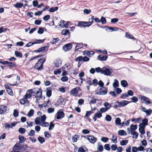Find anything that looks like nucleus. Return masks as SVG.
Returning <instances> with one entry per match:
<instances>
[{
    "label": "nucleus",
    "instance_id": "20e7f679",
    "mask_svg": "<svg viewBox=\"0 0 152 152\" xmlns=\"http://www.w3.org/2000/svg\"><path fill=\"white\" fill-rule=\"evenodd\" d=\"M107 90L106 88L102 87L95 91V94H96L104 95L107 93Z\"/></svg>",
    "mask_w": 152,
    "mask_h": 152
},
{
    "label": "nucleus",
    "instance_id": "9b49d317",
    "mask_svg": "<svg viewBox=\"0 0 152 152\" xmlns=\"http://www.w3.org/2000/svg\"><path fill=\"white\" fill-rule=\"evenodd\" d=\"M72 47V44L70 43L65 45L63 47V49L65 51H67L71 49Z\"/></svg>",
    "mask_w": 152,
    "mask_h": 152
},
{
    "label": "nucleus",
    "instance_id": "58836bf2",
    "mask_svg": "<svg viewBox=\"0 0 152 152\" xmlns=\"http://www.w3.org/2000/svg\"><path fill=\"white\" fill-rule=\"evenodd\" d=\"M97 100V99H95L94 98H92L91 100L89 102V103L90 104H94L96 103Z\"/></svg>",
    "mask_w": 152,
    "mask_h": 152
},
{
    "label": "nucleus",
    "instance_id": "6ab92c4d",
    "mask_svg": "<svg viewBox=\"0 0 152 152\" xmlns=\"http://www.w3.org/2000/svg\"><path fill=\"white\" fill-rule=\"evenodd\" d=\"M97 58L99 60L101 61H105L107 58V56H102L99 55L98 56Z\"/></svg>",
    "mask_w": 152,
    "mask_h": 152
},
{
    "label": "nucleus",
    "instance_id": "c03bdc74",
    "mask_svg": "<svg viewBox=\"0 0 152 152\" xmlns=\"http://www.w3.org/2000/svg\"><path fill=\"white\" fill-rule=\"evenodd\" d=\"M14 6L16 8H21L23 6V4L17 2L14 4Z\"/></svg>",
    "mask_w": 152,
    "mask_h": 152
},
{
    "label": "nucleus",
    "instance_id": "a19ab883",
    "mask_svg": "<svg viewBox=\"0 0 152 152\" xmlns=\"http://www.w3.org/2000/svg\"><path fill=\"white\" fill-rule=\"evenodd\" d=\"M15 54L16 56L17 57L21 58L22 56V55L21 53L18 51H15Z\"/></svg>",
    "mask_w": 152,
    "mask_h": 152
},
{
    "label": "nucleus",
    "instance_id": "5701e85b",
    "mask_svg": "<svg viewBox=\"0 0 152 152\" xmlns=\"http://www.w3.org/2000/svg\"><path fill=\"white\" fill-rule=\"evenodd\" d=\"M97 149L98 151L100 152H102L103 150V146L101 144V142H98L97 146Z\"/></svg>",
    "mask_w": 152,
    "mask_h": 152
},
{
    "label": "nucleus",
    "instance_id": "cd10ccee",
    "mask_svg": "<svg viewBox=\"0 0 152 152\" xmlns=\"http://www.w3.org/2000/svg\"><path fill=\"white\" fill-rule=\"evenodd\" d=\"M79 137V135L77 134L75 135L72 136V142H76L77 141Z\"/></svg>",
    "mask_w": 152,
    "mask_h": 152
},
{
    "label": "nucleus",
    "instance_id": "bf43d9fd",
    "mask_svg": "<svg viewBox=\"0 0 152 152\" xmlns=\"http://www.w3.org/2000/svg\"><path fill=\"white\" fill-rule=\"evenodd\" d=\"M13 115L15 117H17L18 116V112L17 110H14L13 112Z\"/></svg>",
    "mask_w": 152,
    "mask_h": 152
},
{
    "label": "nucleus",
    "instance_id": "3c124183",
    "mask_svg": "<svg viewBox=\"0 0 152 152\" xmlns=\"http://www.w3.org/2000/svg\"><path fill=\"white\" fill-rule=\"evenodd\" d=\"M105 119L107 121L110 122L112 118L110 115H106Z\"/></svg>",
    "mask_w": 152,
    "mask_h": 152
},
{
    "label": "nucleus",
    "instance_id": "680f3d73",
    "mask_svg": "<svg viewBox=\"0 0 152 152\" xmlns=\"http://www.w3.org/2000/svg\"><path fill=\"white\" fill-rule=\"evenodd\" d=\"M117 145L116 144H113L111 146V148L113 151H115L117 148Z\"/></svg>",
    "mask_w": 152,
    "mask_h": 152
},
{
    "label": "nucleus",
    "instance_id": "473e14b6",
    "mask_svg": "<svg viewBox=\"0 0 152 152\" xmlns=\"http://www.w3.org/2000/svg\"><path fill=\"white\" fill-rule=\"evenodd\" d=\"M59 40V39L58 38H53L50 41V42L52 45L54 44L57 42Z\"/></svg>",
    "mask_w": 152,
    "mask_h": 152
},
{
    "label": "nucleus",
    "instance_id": "338daca9",
    "mask_svg": "<svg viewBox=\"0 0 152 152\" xmlns=\"http://www.w3.org/2000/svg\"><path fill=\"white\" fill-rule=\"evenodd\" d=\"M49 126V130H51L53 129V128L54 126V124L53 123V122H50V125Z\"/></svg>",
    "mask_w": 152,
    "mask_h": 152
},
{
    "label": "nucleus",
    "instance_id": "c9c22d12",
    "mask_svg": "<svg viewBox=\"0 0 152 152\" xmlns=\"http://www.w3.org/2000/svg\"><path fill=\"white\" fill-rule=\"evenodd\" d=\"M118 135L121 136L126 135V132L123 130H119L118 132Z\"/></svg>",
    "mask_w": 152,
    "mask_h": 152
},
{
    "label": "nucleus",
    "instance_id": "0eeeda50",
    "mask_svg": "<svg viewBox=\"0 0 152 152\" xmlns=\"http://www.w3.org/2000/svg\"><path fill=\"white\" fill-rule=\"evenodd\" d=\"M129 103V102L126 100H124L121 102H116V104H115V106L117 107H123Z\"/></svg>",
    "mask_w": 152,
    "mask_h": 152
},
{
    "label": "nucleus",
    "instance_id": "4c0bfd02",
    "mask_svg": "<svg viewBox=\"0 0 152 152\" xmlns=\"http://www.w3.org/2000/svg\"><path fill=\"white\" fill-rule=\"evenodd\" d=\"M58 7H52L49 10V11L50 12H54L58 10Z\"/></svg>",
    "mask_w": 152,
    "mask_h": 152
},
{
    "label": "nucleus",
    "instance_id": "603ef678",
    "mask_svg": "<svg viewBox=\"0 0 152 152\" xmlns=\"http://www.w3.org/2000/svg\"><path fill=\"white\" fill-rule=\"evenodd\" d=\"M65 22V21L63 20H61L59 23V26L61 27L62 28H64V25L65 24L64 23Z\"/></svg>",
    "mask_w": 152,
    "mask_h": 152
},
{
    "label": "nucleus",
    "instance_id": "774afa93",
    "mask_svg": "<svg viewBox=\"0 0 152 152\" xmlns=\"http://www.w3.org/2000/svg\"><path fill=\"white\" fill-rule=\"evenodd\" d=\"M131 99L132 102L134 103H136L138 100V98L135 96H133L131 98Z\"/></svg>",
    "mask_w": 152,
    "mask_h": 152
},
{
    "label": "nucleus",
    "instance_id": "a878e982",
    "mask_svg": "<svg viewBox=\"0 0 152 152\" xmlns=\"http://www.w3.org/2000/svg\"><path fill=\"white\" fill-rule=\"evenodd\" d=\"M16 80H17V81H16L13 84H9V85H10V86H14L17 85L18 84V83H19L20 81V77L18 76H17V77Z\"/></svg>",
    "mask_w": 152,
    "mask_h": 152
},
{
    "label": "nucleus",
    "instance_id": "ea45409f",
    "mask_svg": "<svg viewBox=\"0 0 152 152\" xmlns=\"http://www.w3.org/2000/svg\"><path fill=\"white\" fill-rule=\"evenodd\" d=\"M61 72V69H56L54 71V74L55 75H57L58 74H60Z\"/></svg>",
    "mask_w": 152,
    "mask_h": 152
},
{
    "label": "nucleus",
    "instance_id": "13d9d810",
    "mask_svg": "<svg viewBox=\"0 0 152 152\" xmlns=\"http://www.w3.org/2000/svg\"><path fill=\"white\" fill-rule=\"evenodd\" d=\"M92 113V112L91 111H86L85 118H88Z\"/></svg>",
    "mask_w": 152,
    "mask_h": 152
},
{
    "label": "nucleus",
    "instance_id": "7c9ffc66",
    "mask_svg": "<svg viewBox=\"0 0 152 152\" xmlns=\"http://www.w3.org/2000/svg\"><path fill=\"white\" fill-rule=\"evenodd\" d=\"M128 140H122L120 142V145L122 146H124L126 145L128 143Z\"/></svg>",
    "mask_w": 152,
    "mask_h": 152
},
{
    "label": "nucleus",
    "instance_id": "9d476101",
    "mask_svg": "<svg viewBox=\"0 0 152 152\" xmlns=\"http://www.w3.org/2000/svg\"><path fill=\"white\" fill-rule=\"evenodd\" d=\"M137 126L136 125L132 124L130 125L129 128H127V130L129 134L130 132L135 131V130L137 129Z\"/></svg>",
    "mask_w": 152,
    "mask_h": 152
},
{
    "label": "nucleus",
    "instance_id": "a18cd8bd",
    "mask_svg": "<svg viewBox=\"0 0 152 152\" xmlns=\"http://www.w3.org/2000/svg\"><path fill=\"white\" fill-rule=\"evenodd\" d=\"M95 71L97 73H100L102 74V68L100 67H98L95 68Z\"/></svg>",
    "mask_w": 152,
    "mask_h": 152
},
{
    "label": "nucleus",
    "instance_id": "69168bd1",
    "mask_svg": "<svg viewBox=\"0 0 152 152\" xmlns=\"http://www.w3.org/2000/svg\"><path fill=\"white\" fill-rule=\"evenodd\" d=\"M139 131L140 133L142 134H143L145 133V130L144 128L143 127H140L139 128Z\"/></svg>",
    "mask_w": 152,
    "mask_h": 152
},
{
    "label": "nucleus",
    "instance_id": "864d4df0",
    "mask_svg": "<svg viewBox=\"0 0 152 152\" xmlns=\"http://www.w3.org/2000/svg\"><path fill=\"white\" fill-rule=\"evenodd\" d=\"M100 21L102 24H105L107 22L106 18L103 17L101 18Z\"/></svg>",
    "mask_w": 152,
    "mask_h": 152
},
{
    "label": "nucleus",
    "instance_id": "8fccbe9b",
    "mask_svg": "<svg viewBox=\"0 0 152 152\" xmlns=\"http://www.w3.org/2000/svg\"><path fill=\"white\" fill-rule=\"evenodd\" d=\"M121 122V120L119 118H117L115 120V123L116 125H119Z\"/></svg>",
    "mask_w": 152,
    "mask_h": 152
},
{
    "label": "nucleus",
    "instance_id": "aec40b11",
    "mask_svg": "<svg viewBox=\"0 0 152 152\" xmlns=\"http://www.w3.org/2000/svg\"><path fill=\"white\" fill-rule=\"evenodd\" d=\"M79 89V87H76L72 89L70 91V94L74 95L75 94H76L77 93Z\"/></svg>",
    "mask_w": 152,
    "mask_h": 152
},
{
    "label": "nucleus",
    "instance_id": "b1692460",
    "mask_svg": "<svg viewBox=\"0 0 152 152\" xmlns=\"http://www.w3.org/2000/svg\"><path fill=\"white\" fill-rule=\"evenodd\" d=\"M62 61L60 60H57L55 63V66L57 67H60L61 65Z\"/></svg>",
    "mask_w": 152,
    "mask_h": 152
},
{
    "label": "nucleus",
    "instance_id": "c756f323",
    "mask_svg": "<svg viewBox=\"0 0 152 152\" xmlns=\"http://www.w3.org/2000/svg\"><path fill=\"white\" fill-rule=\"evenodd\" d=\"M40 125L45 127H47L49 126V124L48 123L43 121L41 122Z\"/></svg>",
    "mask_w": 152,
    "mask_h": 152
},
{
    "label": "nucleus",
    "instance_id": "a211bd4d",
    "mask_svg": "<svg viewBox=\"0 0 152 152\" xmlns=\"http://www.w3.org/2000/svg\"><path fill=\"white\" fill-rule=\"evenodd\" d=\"M32 94L31 90L30 89L27 91L26 94L24 96V97L27 99H29L31 97Z\"/></svg>",
    "mask_w": 152,
    "mask_h": 152
},
{
    "label": "nucleus",
    "instance_id": "412c9836",
    "mask_svg": "<svg viewBox=\"0 0 152 152\" xmlns=\"http://www.w3.org/2000/svg\"><path fill=\"white\" fill-rule=\"evenodd\" d=\"M83 57L82 56H79L76 58L75 60L76 61H78V67H80L82 63L80 64V62L83 61Z\"/></svg>",
    "mask_w": 152,
    "mask_h": 152
},
{
    "label": "nucleus",
    "instance_id": "4d7b16f0",
    "mask_svg": "<svg viewBox=\"0 0 152 152\" xmlns=\"http://www.w3.org/2000/svg\"><path fill=\"white\" fill-rule=\"evenodd\" d=\"M126 37L127 38L131 39H134V37L132 35L130 34L126 33Z\"/></svg>",
    "mask_w": 152,
    "mask_h": 152
},
{
    "label": "nucleus",
    "instance_id": "393cba45",
    "mask_svg": "<svg viewBox=\"0 0 152 152\" xmlns=\"http://www.w3.org/2000/svg\"><path fill=\"white\" fill-rule=\"evenodd\" d=\"M62 35H68L69 34V30L67 29H64L61 31Z\"/></svg>",
    "mask_w": 152,
    "mask_h": 152
},
{
    "label": "nucleus",
    "instance_id": "37998d69",
    "mask_svg": "<svg viewBox=\"0 0 152 152\" xmlns=\"http://www.w3.org/2000/svg\"><path fill=\"white\" fill-rule=\"evenodd\" d=\"M46 48V47H44L42 48H39L38 50L35 51V52L37 53L39 52L42 51H44L45 48Z\"/></svg>",
    "mask_w": 152,
    "mask_h": 152
},
{
    "label": "nucleus",
    "instance_id": "49530a36",
    "mask_svg": "<svg viewBox=\"0 0 152 152\" xmlns=\"http://www.w3.org/2000/svg\"><path fill=\"white\" fill-rule=\"evenodd\" d=\"M34 110L33 109H31L28 112V115L29 117H31L32 116L34 113Z\"/></svg>",
    "mask_w": 152,
    "mask_h": 152
},
{
    "label": "nucleus",
    "instance_id": "4468645a",
    "mask_svg": "<svg viewBox=\"0 0 152 152\" xmlns=\"http://www.w3.org/2000/svg\"><path fill=\"white\" fill-rule=\"evenodd\" d=\"M20 103L22 104H24L25 106L29 105V102L28 101L27 99L24 97L23 99H21L20 100Z\"/></svg>",
    "mask_w": 152,
    "mask_h": 152
},
{
    "label": "nucleus",
    "instance_id": "72a5a7b5",
    "mask_svg": "<svg viewBox=\"0 0 152 152\" xmlns=\"http://www.w3.org/2000/svg\"><path fill=\"white\" fill-rule=\"evenodd\" d=\"M121 85L123 87H126L127 86L128 84L126 81L123 80L121 81Z\"/></svg>",
    "mask_w": 152,
    "mask_h": 152
},
{
    "label": "nucleus",
    "instance_id": "6e6d98bb",
    "mask_svg": "<svg viewBox=\"0 0 152 152\" xmlns=\"http://www.w3.org/2000/svg\"><path fill=\"white\" fill-rule=\"evenodd\" d=\"M112 138V139H111V140L113 142L115 143H117V137L116 136H115L114 135H113Z\"/></svg>",
    "mask_w": 152,
    "mask_h": 152
},
{
    "label": "nucleus",
    "instance_id": "e2e57ef3",
    "mask_svg": "<svg viewBox=\"0 0 152 152\" xmlns=\"http://www.w3.org/2000/svg\"><path fill=\"white\" fill-rule=\"evenodd\" d=\"M86 24H85V27H89L91 26L93 23V21L92 22H86Z\"/></svg>",
    "mask_w": 152,
    "mask_h": 152
},
{
    "label": "nucleus",
    "instance_id": "7ed1b4c3",
    "mask_svg": "<svg viewBox=\"0 0 152 152\" xmlns=\"http://www.w3.org/2000/svg\"><path fill=\"white\" fill-rule=\"evenodd\" d=\"M31 90L33 94H34L33 96L42 98V90L41 88H35Z\"/></svg>",
    "mask_w": 152,
    "mask_h": 152
},
{
    "label": "nucleus",
    "instance_id": "79ce46f5",
    "mask_svg": "<svg viewBox=\"0 0 152 152\" xmlns=\"http://www.w3.org/2000/svg\"><path fill=\"white\" fill-rule=\"evenodd\" d=\"M38 140L41 143H42L45 141L44 138L41 136H39L38 137Z\"/></svg>",
    "mask_w": 152,
    "mask_h": 152
},
{
    "label": "nucleus",
    "instance_id": "f03ea898",
    "mask_svg": "<svg viewBox=\"0 0 152 152\" xmlns=\"http://www.w3.org/2000/svg\"><path fill=\"white\" fill-rule=\"evenodd\" d=\"M113 71L111 67L106 65L102 68V74L106 76H110Z\"/></svg>",
    "mask_w": 152,
    "mask_h": 152
},
{
    "label": "nucleus",
    "instance_id": "052dcab7",
    "mask_svg": "<svg viewBox=\"0 0 152 152\" xmlns=\"http://www.w3.org/2000/svg\"><path fill=\"white\" fill-rule=\"evenodd\" d=\"M95 115L97 118H100L102 117V114L99 111H98V112L96 113L95 114Z\"/></svg>",
    "mask_w": 152,
    "mask_h": 152
},
{
    "label": "nucleus",
    "instance_id": "dca6fc26",
    "mask_svg": "<svg viewBox=\"0 0 152 152\" xmlns=\"http://www.w3.org/2000/svg\"><path fill=\"white\" fill-rule=\"evenodd\" d=\"M87 139L92 144L94 143L97 140L96 138L92 136H89L87 138Z\"/></svg>",
    "mask_w": 152,
    "mask_h": 152
},
{
    "label": "nucleus",
    "instance_id": "c85d7f7f",
    "mask_svg": "<svg viewBox=\"0 0 152 152\" xmlns=\"http://www.w3.org/2000/svg\"><path fill=\"white\" fill-rule=\"evenodd\" d=\"M130 134H131L132 135H133L132 137L133 138H134L135 139H137V138L138 135V134L137 132L135 131H134L130 132Z\"/></svg>",
    "mask_w": 152,
    "mask_h": 152
},
{
    "label": "nucleus",
    "instance_id": "ddd939ff",
    "mask_svg": "<svg viewBox=\"0 0 152 152\" xmlns=\"http://www.w3.org/2000/svg\"><path fill=\"white\" fill-rule=\"evenodd\" d=\"M141 109L142 111L146 113V115L149 116L151 115L152 113V111L151 109L147 110L144 107H142Z\"/></svg>",
    "mask_w": 152,
    "mask_h": 152
},
{
    "label": "nucleus",
    "instance_id": "39448f33",
    "mask_svg": "<svg viewBox=\"0 0 152 152\" xmlns=\"http://www.w3.org/2000/svg\"><path fill=\"white\" fill-rule=\"evenodd\" d=\"M65 114L64 112L61 110H58L55 115V116L56 117V118L57 120L61 119L63 118Z\"/></svg>",
    "mask_w": 152,
    "mask_h": 152
},
{
    "label": "nucleus",
    "instance_id": "e433bc0d",
    "mask_svg": "<svg viewBox=\"0 0 152 152\" xmlns=\"http://www.w3.org/2000/svg\"><path fill=\"white\" fill-rule=\"evenodd\" d=\"M40 118L39 117H37L35 120V122L36 125H40L41 122Z\"/></svg>",
    "mask_w": 152,
    "mask_h": 152
},
{
    "label": "nucleus",
    "instance_id": "f3484780",
    "mask_svg": "<svg viewBox=\"0 0 152 152\" xmlns=\"http://www.w3.org/2000/svg\"><path fill=\"white\" fill-rule=\"evenodd\" d=\"M94 53H95L92 51H85L83 52V55H86L89 57H91L92 56H93L94 54Z\"/></svg>",
    "mask_w": 152,
    "mask_h": 152
},
{
    "label": "nucleus",
    "instance_id": "423d86ee",
    "mask_svg": "<svg viewBox=\"0 0 152 152\" xmlns=\"http://www.w3.org/2000/svg\"><path fill=\"white\" fill-rule=\"evenodd\" d=\"M138 96L140 99H141L142 100H143L146 104L152 103V102H150V99L147 97L140 95H138Z\"/></svg>",
    "mask_w": 152,
    "mask_h": 152
},
{
    "label": "nucleus",
    "instance_id": "6e6552de",
    "mask_svg": "<svg viewBox=\"0 0 152 152\" xmlns=\"http://www.w3.org/2000/svg\"><path fill=\"white\" fill-rule=\"evenodd\" d=\"M17 122H13L12 123H5L4 126L6 129H9L15 126L17 124Z\"/></svg>",
    "mask_w": 152,
    "mask_h": 152
},
{
    "label": "nucleus",
    "instance_id": "f8f14e48",
    "mask_svg": "<svg viewBox=\"0 0 152 152\" xmlns=\"http://www.w3.org/2000/svg\"><path fill=\"white\" fill-rule=\"evenodd\" d=\"M9 85H10L9 84H5V88L7 93L9 95L13 96V92L12 89L9 87Z\"/></svg>",
    "mask_w": 152,
    "mask_h": 152
},
{
    "label": "nucleus",
    "instance_id": "5fc2aeb1",
    "mask_svg": "<svg viewBox=\"0 0 152 152\" xmlns=\"http://www.w3.org/2000/svg\"><path fill=\"white\" fill-rule=\"evenodd\" d=\"M101 140L102 142L105 143L108 140L109 138L107 137H102L101 138Z\"/></svg>",
    "mask_w": 152,
    "mask_h": 152
},
{
    "label": "nucleus",
    "instance_id": "bb28decb",
    "mask_svg": "<svg viewBox=\"0 0 152 152\" xmlns=\"http://www.w3.org/2000/svg\"><path fill=\"white\" fill-rule=\"evenodd\" d=\"M114 82L113 83V86L114 88H116L119 86V84L118 80L116 79L114 80Z\"/></svg>",
    "mask_w": 152,
    "mask_h": 152
},
{
    "label": "nucleus",
    "instance_id": "2eb2a0df",
    "mask_svg": "<svg viewBox=\"0 0 152 152\" xmlns=\"http://www.w3.org/2000/svg\"><path fill=\"white\" fill-rule=\"evenodd\" d=\"M8 107L5 105H0V114H1L5 113Z\"/></svg>",
    "mask_w": 152,
    "mask_h": 152
},
{
    "label": "nucleus",
    "instance_id": "0e129e2a",
    "mask_svg": "<svg viewBox=\"0 0 152 152\" xmlns=\"http://www.w3.org/2000/svg\"><path fill=\"white\" fill-rule=\"evenodd\" d=\"M7 65L9 66L15 67L16 66L14 62H8Z\"/></svg>",
    "mask_w": 152,
    "mask_h": 152
},
{
    "label": "nucleus",
    "instance_id": "f257e3e1",
    "mask_svg": "<svg viewBox=\"0 0 152 152\" xmlns=\"http://www.w3.org/2000/svg\"><path fill=\"white\" fill-rule=\"evenodd\" d=\"M46 60V58H43L39 59L37 62L35 64L34 68L38 71H41L43 69V66L44 63Z\"/></svg>",
    "mask_w": 152,
    "mask_h": 152
},
{
    "label": "nucleus",
    "instance_id": "4be33fe9",
    "mask_svg": "<svg viewBox=\"0 0 152 152\" xmlns=\"http://www.w3.org/2000/svg\"><path fill=\"white\" fill-rule=\"evenodd\" d=\"M18 139L19 140V142L20 143H23L26 140V138L24 137L22 135H19L18 137Z\"/></svg>",
    "mask_w": 152,
    "mask_h": 152
},
{
    "label": "nucleus",
    "instance_id": "de8ad7c7",
    "mask_svg": "<svg viewBox=\"0 0 152 152\" xmlns=\"http://www.w3.org/2000/svg\"><path fill=\"white\" fill-rule=\"evenodd\" d=\"M55 109L54 108H49L47 109V112L49 113H51L54 112Z\"/></svg>",
    "mask_w": 152,
    "mask_h": 152
},
{
    "label": "nucleus",
    "instance_id": "2f4dec72",
    "mask_svg": "<svg viewBox=\"0 0 152 152\" xmlns=\"http://www.w3.org/2000/svg\"><path fill=\"white\" fill-rule=\"evenodd\" d=\"M83 47V45L81 43H77L75 47V51H77L78 49H80Z\"/></svg>",
    "mask_w": 152,
    "mask_h": 152
},
{
    "label": "nucleus",
    "instance_id": "09e8293b",
    "mask_svg": "<svg viewBox=\"0 0 152 152\" xmlns=\"http://www.w3.org/2000/svg\"><path fill=\"white\" fill-rule=\"evenodd\" d=\"M20 143H17L15 145L13 148L16 149L17 150H19L20 149Z\"/></svg>",
    "mask_w": 152,
    "mask_h": 152
},
{
    "label": "nucleus",
    "instance_id": "f704fd0d",
    "mask_svg": "<svg viewBox=\"0 0 152 152\" xmlns=\"http://www.w3.org/2000/svg\"><path fill=\"white\" fill-rule=\"evenodd\" d=\"M104 105L107 110L109 109L111 107V104L107 102H104Z\"/></svg>",
    "mask_w": 152,
    "mask_h": 152
},
{
    "label": "nucleus",
    "instance_id": "1a4fd4ad",
    "mask_svg": "<svg viewBox=\"0 0 152 152\" xmlns=\"http://www.w3.org/2000/svg\"><path fill=\"white\" fill-rule=\"evenodd\" d=\"M44 39L42 40H37V42H28V43L26 45V47H29L32 45L35 44H40L41 43L43 42L44 41Z\"/></svg>",
    "mask_w": 152,
    "mask_h": 152
}]
</instances>
